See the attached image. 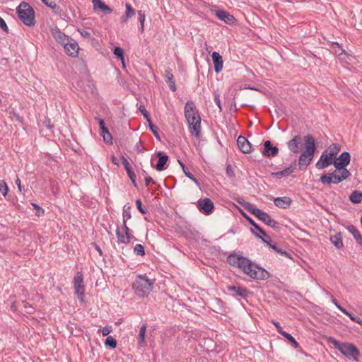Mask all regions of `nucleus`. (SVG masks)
Returning <instances> with one entry per match:
<instances>
[{"label":"nucleus","instance_id":"obj_1","mask_svg":"<svg viewBox=\"0 0 362 362\" xmlns=\"http://www.w3.org/2000/svg\"><path fill=\"white\" fill-rule=\"evenodd\" d=\"M350 158L351 156L349 152H343L339 157L336 158L333 162L336 170L328 175H322L320 181L323 184H338L348 178L351 175V173L346 168V166L349 164Z\"/></svg>","mask_w":362,"mask_h":362},{"label":"nucleus","instance_id":"obj_2","mask_svg":"<svg viewBox=\"0 0 362 362\" xmlns=\"http://www.w3.org/2000/svg\"><path fill=\"white\" fill-rule=\"evenodd\" d=\"M185 116L192 135L198 138L201 133V117L199 111L192 100H188L185 107Z\"/></svg>","mask_w":362,"mask_h":362},{"label":"nucleus","instance_id":"obj_3","mask_svg":"<svg viewBox=\"0 0 362 362\" xmlns=\"http://www.w3.org/2000/svg\"><path fill=\"white\" fill-rule=\"evenodd\" d=\"M305 150L301 153L298 158V165L300 170H305L312 162L316 151V145L314 138L310 135L303 137Z\"/></svg>","mask_w":362,"mask_h":362},{"label":"nucleus","instance_id":"obj_4","mask_svg":"<svg viewBox=\"0 0 362 362\" xmlns=\"http://www.w3.org/2000/svg\"><path fill=\"white\" fill-rule=\"evenodd\" d=\"M238 203L240 204L248 212L255 216L265 224L274 229L279 228V223L267 213L258 209L255 204L246 202H242L240 201H238Z\"/></svg>","mask_w":362,"mask_h":362},{"label":"nucleus","instance_id":"obj_5","mask_svg":"<svg viewBox=\"0 0 362 362\" xmlns=\"http://www.w3.org/2000/svg\"><path fill=\"white\" fill-rule=\"evenodd\" d=\"M328 342L332 344L335 349L339 350L346 358L354 361L358 359L359 351L353 344L340 342L333 337H329Z\"/></svg>","mask_w":362,"mask_h":362},{"label":"nucleus","instance_id":"obj_6","mask_svg":"<svg viewBox=\"0 0 362 362\" xmlns=\"http://www.w3.org/2000/svg\"><path fill=\"white\" fill-rule=\"evenodd\" d=\"M133 289L136 294L140 298L147 296L153 288V281L147 276L139 275L133 284Z\"/></svg>","mask_w":362,"mask_h":362},{"label":"nucleus","instance_id":"obj_7","mask_svg":"<svg viewBox=\"0 0 362 362\" xmlns=\"http://www.w3.org/2000/svg\"><path fill=\"white\" fill-rule=\"evenodd\" d=\"M17 13L19 18L25 25L32 26L35 24V13L28 3H21L17 8Z\"/></svg>","mask_w":362,"mask_h":362},{"label":"nucleus","instance_id":"obj_8","mask_svg":"<svg viewBox=\"0 0 362 362\" xmlns=\"http://www.w3.org/2000/svg\"><path fill=\"white\" fill-rule=\"evenodd\" d=\"M243 272L255 280H266L270 277V274L264 269L251 262Z\"/></svg>","mask_w":362,"mask_h":362},{"label":"nucleus","instance_id":"obj_9","mask_svg":"<svg viewBox=\"0 0 362 362\" xmlns=\"http://www.w3.org/2000/svg\"><path fill=\"white\" fill-rule=\"evenodd\" d=\"M227 262L230 266L237 267L243 272V270H245V267H248L252 261L241 255L233 253L228 256Z\"/></svg>","mask_w":362,"mask_h":362},{"label":"nucleus","instance_id":"obj_10","mask_svg":"<svg viewBox=\"0 0 362 362\" xmlns=\"http://www.w3.org/2000/svg\"><path fill=\"white\" fill-rule=\"evenodd\" d=\"M116 235L118 240V243L122 244L129 243L132 238H134V236L130 234V230L125 223V221H124L122 224V229L119 228H117Z\"/></svg>","mask_w":362,"mask_h":362},{"label":"nucleus","instance_id":"obj_11","mask_svg":"<svg viewBox=\"0 0 362 362\" xmlns=\"http://www.w3.org/2000/svg\"><path fill=\"white\" fill-rule=\"evenodd\" d=\"M74 286L75 289V293L79 298L81 302H83L84 297V285H83V274L81 272H77L74 279Z\"/></svg>","mask_w":362,"mask_h":362},{"label":"nucleus","instance_id":"obj_12","mask_svg":"<svg viewBox=\"0 0 362 362\" xmlns=\"http://www.w3.org/2000/svg\"><path fill=\"white\" fill-rule=\"evenodd\" d=\"M303 142H304L303 137L300 135H296L287 143L288 148L293 153L298 154L300 152Z\"/></svg>","mask_w":362,"mask_h":362},{"label":"nucleus","instance_id":"obj_13","mask_svg":"<svg viewBox=\"0 0 362 362\" xmlns=\"http://www.w3.org/2000/svg\"><path fill=\"white\" fill-rule=\"evenodd\" d=\"M197 208L206 215L211 214L214 209V205L209 198L200 199L197 204Z\"/></svg>","mask_w":362,"mask_h":362},{"label":"nucleus","instance_id":"obj_14","mask_svg":"<svg viewBox=\"0 0 362 362\" xmlns=\"http://www.w3.org/2000/svg\"><path fill=\"white\" fill-rule=\"evenodd\" d=\"M63 47L66 53L69 56L76 57L78 55L79 47L78 43L73 39L70 38Z\"/></svg>","mask_w":362,"mask_h":362},{"label":"nucleus","instance_id":"obj_15","mask_svg":"<svg viewBox=\"0 0 362 362\" xmlns=\"http://www.w3.org/2000/svg\"><path fill=\"white\" fill-rule=\"evenodd\" d=\"M333 158L327 154V151H324L316 163V168L317 169H324L333 164Z\"/></svg>","mask_w":362,"mask_h":362},{"label":"nucleus","instance_id":"obj_16","mask_svg":"<svg viewBox=\"0 0 362 362\" xmlns=\"http://www.w3.org/2000/svg\"><path fill=\"white\" fill-rule=\"evenodd\" d=\"M52 35L55 40L62 45H64L70 39L57 28L52 29Z\"/></svg>","mask_w":362,"mask_h":362},{"label":"nucleus","instance_id":"obj_17","mask_svg":"<svg viewBox=\"0 0 362 362\" xmlns=\"http://www.w3.org/2000/svg\"><path fill=\"white\" fill-rule=\"evenodd\" d=\"M237 144L239 149L244 153H249L251 152L252 146L247 139L243 136H239L237 139Z\"/></svg>","mask_w":362,"mask_h":362},{"label":"nucleus","instance_id":"obj_18","mask_svg":"<svg viewBox=\"0 0 362 362\" xmlns=\"http://www.w3.org/2000/svg\"><path fill=\"white\" fill-rule=\"evenodd\" d=\"M279 148L272 146L270 141H266L264 144L263 155L264 156H275L278 154Z\"/></svg>","mask_w":362,"mask_h":362},{"label":"nucleus","instance_id":"obj_19","mask_svg":"<svg viewBox=\"0 0 362 362\" xmlns=\"http://www.w3.org/2000/svg\"><path fill=\"white\" fill-rule=\"evenodd\" d=\"M214 70L216 73H219L223 69V59L218 52H214L211 54Z\"/></svg>","mask_w":362,"mask_h":362},{"label":"nucleus","instance_id":"obj_20","mask_svg":"<svg viewBox=\"0 0 362 362\" xmlns=\"http://www.w3.org/2000/svg\"><path fill=\"white\" fill-rule=\"evenodd\" d=\"M216 16L224 21L226 23L231 24L235 21V18L230 15L229 13L223 11V10H218L216 12Z\"/></svg>","mask_w":362,"mask_h":362},{"label":"nucleus","instance_id":"obj_21","mask_svg":"<svg viewBox=\"0 0 362 362\" xmlns=\"http://www.w3.org/2000/svg\"><path fill=\"white\" fill-rule=\"evenodd\" d=\"M92 3L95 11L100 10L105 14H109L112 12V10L101 0H93Z\"/></svg>","mask_w":362,"mask_h":362},{"label":"nucleus","instance_id":"obj_22","mask_svg":"<svg viewBox=\"0 0 362 362\" xmlns=\"http://www.w3.org/2000/svg\"><path fill=\"white\" fill-rule=\"evenodd\" d=\"M274 204L279 208L286 209L291 204L292 200L287 197H277L274 200Z\"/></svg>","mask_w":362,"mask_h":362},{"label":"nucleus","instance_id":"obj_23","mask_svg":"<svg viewBox=\"0 0 362 362\" xmlns=\"http://www.w3.org/2000/svg\"><path fill=\"white\" fill-rule=\"evenodd\" d=\"M296 167L295 166H290L288 168H285L283 170L272 173V176L274 177H276L278 179H280L283 177H288L292 173H293Z\"/></svg>","mask_w":362,"mask_h":362},{"label":"nucleus","instance_id":"obj_24","mask_svg":"<svg viewBox=\"0 0 362 362\" xmlns=\"http://www.w3.org/2000/svg\"><path fill=\"white\" fill-rule=\"evenodd\" d=\"M245 217L247 218V220L250 222V223L255 227V228L257 230V231H255L252 230L253 233L261 238L262 240L264 239L262 236H266V233L249 216L245 215Z\"/></svg>","mask_w":362,"mask_h":362},{"label":"nucleus","instance_id":"obj_25","mask_svg":"<svg viewBox=\"0 0 362 362\" xmlns=\"http://www.w3.org/2000/svg\"><path fill=\"white\" fill-rule=\"evenodd\" d=\"M157 156L158 157V160L156 165V169L158 171H162L165 168L164 166L168 160V156H165V155H163L161 152H158L157 153Z\"/></svg>","mask_w":362,"mask_h":362},{"label":"nucleus","instance_id":"obj_26","mask_svg":"<svg viewBox=\"0 0 362 362\" xmlns=\"http://www.w3.org/2000/svg\"><path fill=\"white\" fill-rule=\"evenodd\" d=\"M165 78L166 83L168 84L170 90L173 92L176 90L175 82L173 79V74L169 69L165 71Z\"/></svg>","mask_w":362,"mask_h":362},{"label":"nucleus","instance_id":"obj_27","mask_svg":"<svg viewBox=\"0 0 362 362\" xmlns=\"http://www.w3.org/2000/svg\"><path fill=\"white\" fill-rule=\"evenodd\" d=\"M228 290L233 292L235 295L242 297H246L248 294L247 290L240 286H228Z\"/></svg>","mask_w":362,"mask_h":362},{"label":"nucleus","instance_id":"obj_28","mask_svg":"<svg viewBox=\"0 0 362 362\" xmlns=\"http://www.w3.org/2000/svg\"><path fill=\"white\" fill-rule=\"evenodd\" d=\"M125 7V13L121 17V21L123 23L127 22L130 18H132L135 14L134 9L132 7V6L129 4H126Z\"/></svg>","mask_w":362,"mask_h":362},{"label":"nucleus","instance_id":"obj_29","mask_svg":"<svg viewBox=\"0 0 362 362\" xmlns=\"http://www.w3.org/2000/svg\"><path fill=\"white\" fill-rule=\"evenodd\" d=\"M347 230L353 235L357 243L362 245V237L360 232L356 228V227L350 225L347 227Z\"/></svg>","mask_w":362,"mask_h":362},{"label":"nucleus","instance_id":"obj_30","mask_svg":"<svg viewBox=\"0 0 362 362\" xmlns=\"http://www.w3.org/2000/svg\"><path fill=\"white\" fill-rule=\"evenodd\" d=\"M330 241L337 249H341L344 246L341 233H338L334 236H331Z\"/></svg>","mask_w":362,"mask_h":362},{"label":"nucleus","instance_id":"obj_31","mask_svg":"<svg viewBox=\"0 0 362 362\" xmlns=\"http://www.w3.org/2000/svg\"><path fill=\"white\" fill-rule=\"evenodd\" d=\"M340 148L341 147L339 144H333L328 148V149L325 150V151H327V154L333 158L338 154Z\"/></svg>","mask_w":362,"mask_h":362},{"label":"nucleus","instance_id":"obj_32","mask_svg":"<svg viewBox=\"0 0 362 362\" xmlns=\"http://www.w3.org/2000/svg\"><path fill=\"white\" fill-rule=\"evenodd\" d=\"M263 242L267 243V245L269 246V247H271L272 249H273L275 252L282 255H284L288 258H291L290 254H288L286 250H284L281 248H279L278 246L275 244H272L270 243L269 242H268L267 240L265 239H262Z\"/></svg>","mask_w":362,"mask_h":362},{"label":"nucleus","instance_id":"obj_33","mask_svg":"<svg viewBox=\"0 0 362 362\" xmlns=\"http://www.w3.org/2000/svg\"><path fill=\"white\" fill-rule=\"evenodd\" d=\"M349 199L354 204H359L362 201V192L360 191H354L349 196Z\"/></svg>","mask_w":362,"mask_h":362},{"label":"nucleus","instance_id":"obj_34","mask_svg":"<svg viewBox=\"0 0 362 362\" xmlns=\"http://www.w3.org/2000/svg\"><path fill=\"white\" fill-rule=\"evenodd\" d=\"M178 163L180 165L182 169V171L183 173H185V175L188 177L189 178L190 180H192L194 183H196L197 185H199V182H198V180L194 177V176L188 170V169L186 168V166L185 165V164L181 162L180 160H178Z\"/></svg>","mask_w":362,"mask_h":362},{"label":"nucleus","instance_id":"obj_35","mask_svg":"<svg viewBox=\"0 0 362 362\" xmlns=\"http://www.w3.org/2000/svg\"><path fill=\"white\" fill-rule=\"evenodd\" d=\"M146 332V325H144L141 327L139 334V344L140 346H144L145 344Z\"/></svg>","mask_w":362,"mask_h":362},{"label":"nucleus","instance_id":"obj_36","mask_svg":"<svg viewBox=\"0 0 362 362\" xmlns=\"http://www.w3.org/2000/svg\"><path fill=\"white\" fill-rule=\"evenodd\" d=\"M113 53H114V54L115 56H117L121 60V62H122L123 65L124 66V50H123V49L119 47H116L114 49Z\"/></svg>","mask_w":362,"mask_h":362},{"label":"nucleus","instance_id":"obj_37","mask_svg":"<svg viewBox=\"0 0 362 362\" xmlns=\"http://www.w3.org/2000/svg\"><path fill=\"white\" fill-rule=\"evenodd\" d=\"M139 21L141 24V31L143 32L144 29V22L146 20V16L144 11H138Z\"/></svg>","mask_w":362,"mask_h":362},{"label":"nucleus","instance_id":"obj_38","mask_svg":"<svg viewBox=\"0 0 362 362\" xmlns=\"http://www.w3.org/2000/svg\"><path fill=\"white\" fill-rule=\"evenodd\" d=\"M134 252L140 256H144L145 255L144 247L141 244H136L134 248Z\"/></svg>","mask_w":362,"mask_h":362},{"label":"nucleus","instance_id":"obj_39","mask_svg":"<svg viewBox=\"0 0 362 362\" xmlns=\"http://www.w3.org/2000/svg\"><path fill=\"white\" fill-rule=\"evenodd\" d=\"M106 346H110L111 348H115L117 346V341L112 337H107L105 342Z\"/></svg>","mask_w":362,"mask_h":362},{"label":"nucleus","instance_id":"obj_40","mask_svg":"<svg viewBox=\"0 0 362 362\" xmlns=\"http://www.w3.org/2000/svg\"><path fill=\"white\" fill-rule=\"evenodd\" d=\"M8 187L4 180H0V192L4 197L8 194Z\"/></svg>","mask_w":362,"mask_h":362},{"label":"nucleus","instance_id":"obj_41","mask_svg":"<svg viewBox=\"0 0 362 362\" xmlns=\"http://www.w3.org/2000/svg\"><path fill=\"white\" fill-rule=\"evenodd\" d=\"M283 336L287 339L295 348H298L299 346V344L296 341V340L288 333H283Z\"/></svg>","mask_w":362,"mask_h":362},{"label":"nucleus","instance_id":"obj_42","mask_svg":"<svg viewBox=\"0 0 362 362\" xmlns=\"http://www.w3.org/2000/svg\"><path fill=\"white\" fill-rule=\"evenodd\" d=\"M42 1L48 7L51 8L55 13L57 12L58 6L54 1L42 0Z\"/></svg>","mask_w":362,"mask_h":362},{"label":"nucleus","instance_id":"obj_43","mask_svg":"<svg viewBox=\"0 0 362 362\" xmlns=\"http://www.w3.org/2000/svg\"><path fill=\"white\" fill-rule=\"evenodd\" d=\"M148 123L149 128L151 130V132H153V134H154V136L156 138H159V134L158 132V128L152 123L151 119H148Z\"/></svg>","mask_w":362,"mask_h":362},{"label":"nucleus","instance_id":"obj_44","mask_svg":"<svg viewBox=\"0 0 362 362\" xmlns=\"http://www.w3.org/2000/svg\"><path fill=\"white\" fill-rule=\"evenodd\" d=\"M130 207L129 206L127 209H125V206L124 207L123 210V222L125 221V223L127 224V221L129 218H131V214L129 211Z\"/></svg>","mask_w":362,"mask_h":362},{"label":"nucleus","instance_id":"obj_45","mask_svg":"<svg viewBox=\"0 0 362 362\" xmlns=\"http://www.w3.org/2000/svg\"><path fill=\"white\" fill-rule=\"evenodd\" d=\"M122 162L127 171V173L132 170L129 161L123 156L122 157Z\"/></svg>","mask_w":362,"mask_h":362},{"label":"nucleus","instance_id":"obj_46","mask_svg":"<svg viewBox=\"0 0 362 362\" xmlns=\"http://www.w3.org/2000/svg\"><path fill=\"white\" fill-rule=\"evenodd\" d=\"M345 315H347L348 317H349V318H350L352 321H354V322H356V323H358V324H359V325H362V320H361V318H359V317H356V316L353 315H352L351 313H350L349 311H348V314H345Z\"/></svg>","mask_w":362,"mask_h":362},{"label":"nucleus","instance_id":"obj_47","mask_svg":"<svg viewBox=\"0 0 362 362\" xmlns=\"http://www.w3.org/2000/svg\"><path fill=\"white\" fill-rule=\"evenodd\" d=\"M136 205L138 209V210L143 214H146L147 213V211L142 206V203L140 199H137L136 201Z\"/></svg>","mask_w":362,"mask_h":362},{"label":"nucleus","instance_id":"obj_48","mask_svg":"<svg viewBox=\"0 0 362 362\" xmlns=\"http://www.w3.org/2000/svg\"><path fill=\"white\" fill-rule=\"evenodd\" d=\"M78 33L81 34V35L82 37H83L84 38L89 39V38H90V37H91L90 33L88 30H85V29H78Z\"/></svg>","mask_w":362,"mask_h":362},{"label":"nucleus","instance_id":"obj_49","mask_svg":"<svg viewBox=\"0 0 362 362\" xmlns=\"http://www.w3.org/2000/svg\"><path fill=\"white\" fill-rule=\"evenodd\" d=\"M332 302L336 305V307L344 314H348V311L344 309L341 305L337 302V300L334 298L332 300Z\"/></svg>","mask_w":362,"mask_h":362},{"label":"nucleus","instance_id":"obj_50","mask_svg":"<svg viewBox=\"0 0 362 362\" xmlns=\"http://www.w3.org/2000/svg\"><path fill=\"white\" fill-rule=\"evenodd\" d=\"M139 110L141 112V114L144 115V117L148 122V119H151L149 118V114H148V111L146 110V108L144 107V106H142V105L140 106L139 107Z\"/></svg>","mask_w":362,"mask_h":362},{"label":"nucleus","instance_id":"obj_51","mask_svg":"<svg viewBox=\"0 0 362 362\" xmlns=\"http://www.w3.org/2000/svg\"><path fill=\"white\" fill-rule=\"evenodd\" d=\"M0 28L6 33H8V28L5 22V21L0 17Z\"/></svg>","mask_w":362,"mask_h":362},{"label":"nucleus","instance_id":"obj_52","mask_svg":"<svg viewBox=\"0 0 362 362\" xmlns=\"http://www.w3.org/2000/svg\"><path fill=\"white\" fill-rule=\"evenodd\" d=\"M272 323L274 324V325L276 327L277 329V331L279 334H281L282 336H283V333H286V332H284L280 325L279 322H275V321H272Z\"/></svg>","mask_w":362,"mask_h":362},{"label":"nucleus","instance_id":"obj_53","mask_svg":"<svg viewBox=\"0 0 362 362\" xmlns=\"http://www.w3.org/2000/svg\"><path fill=\"white\" fill-rule=\"evenodd\" d=\"M112 332L111 326H106L102 329V334L103 336H107Z\"/></svg>","mask_w":362,"mask_h":362},{"label":"nucleus","instance_id":"obj_54","mask_svg":"<svg viewBox=\"0 0 362 362\" xmlns=\"http://www.w3.org/2000/svg\"><path fill=\"white\" fill-rule=\"evenodd\" d=\"M32 205L34 207V209H35L37 210L36 215L37 216H40L44 212V210L40 206H39L37 204H32Z\"/></svg>","mask_w":362,"mask_h":362},{"label":"nucleus","instance_id":"obj_55","mask_svg":"<svg viewBox=\"0 0 362 362\" xmlns=\"http://www.w3.org/2000/svg\"><path fill=\"white\" fill-rule=\"evenodd\" d=\"M103 139L106 143L112 142V136L110 132L103 134Z\"/></svg>","mask_w":362,"mask_h":362},{"label":"nucleus","instance_id":"obj_56","mask_svg":"<svg viewBox=\"0 0 362 362\" xmlns=\"http://www.w3.org/2000/svg\"><path fill=\"white\" fill-rule=\"evenodd\" d=\"M215 102H216V105H218L219 110L221 111L222 108H221L220 96H219V94L217 93H216V94H215Z\"/></svg>","mask_w":362,"mask_h":362},{"label":"nucleus","instance_id":"obj_57","mask_svg":"<svg viewBox=\"0 0 362 362\" xmlns=\"http://www.w3.org/2000/svg\"><path fill=\"white\" fill-rule=\"evenodd\" d=\"M226 174H227L229 177H233V169H232L231 165H228L226 167Z\"/></svg>","mask_w":362,"mask_h":362},{"label":"nucleus","instance_id":"obj_58","mask_svg":"<svg viewBox=\"0 0 362 362\" xmlns=\"http://www.w3.org/2000/svg\"><path fill=\"white\" fill-rule=\"evenodd\" d=\"M145 183H146V186H148L150 185L151 183H154V181L153 180L149 177V176H146L145 177Z\"/></svg>","mask_w":362,"mask_h":362},{"label":"nucleus","instance_id":"obj_59","mask_svg":"<svg viewBox=\"0 0 362 362\" xmlns=\"http://www.w3.org/2000/svg\"><path fill=\"white\" fill-rule=\"evenodd\" d=\"M127 175H128V176H129V177L130 178L131 180H134V179H136V175H135V173H134V172L133 170L127 173Z\"/></svg>","mask_w":362,"mask_h":362},{"label":"nucleus","instance_id":"obj_60","mask_svg":"<svg viewBox=\"0 0 362 362\" xmlns=\"http://www.w3.org/2000/svg\"><path fill=\"white\" fill-rule=\"evenodd\" d=\"M98 120L100 129H101L102 128H104L105 126V122H104L103 119H98Z\"/></svg>","mask_w":362,"mask_h":362},{"label":"nucleus","instance_id":"obj_61","mask_svg":"<svg viewBox=\"0 0 362 362\" xmlns=\"http://www.w3.org/2000/svg\"><path fill=\"white\" fill-rule=\"evenodd\" d=\"M16 183V185L18 186V190L20 192H21L22 191V187H21V180H20V179L18 177H17Z\"/></svg>","mask_w":362,"mask_h":362},{"label":"nucleus","instance_id":"obj_62","mask_svg":"<svg viewBox=\"0 0 362 362\" xmlns=\"http://www.w3.org/2000/svg\"><path fill=\"white\" fill-rule=\"evenodd\" d=\"M111 160L115 165H119L118 159L115 156H112Z\"/></svg>","mask_w":362,"mask_h":362},{"label":"nucleus","instance_id":"obj_63","mask_svg":"<svg viewBox=\"0 0 362 362\" xmlns=\"http://www.w3.org/2000/svg\"><path fill=\"white\" fill-rule=\"evenodd\" d=\"M25 308L26 311H27L28 313H31V312H32V310H33V308L30 305L27 306V303L25 305Z\"/></svg>","mask_w":362,"mask_h":362},{"label":"nucleus","instance_id":"obj_64","mask_svg":"<svg viewBox=\"0 0 362 362\" xmlns=\"http://www.w3.org/2000/svg\"><path fill=\"white\" fill-rule=\"evenodd\" d=\"M100 130H101V133H102L103 134H107V133H108V132H109V131H108L107 128V127H105L104 128H102Z\"/></svg>","mask_w":362,"mask_h":362}]
</instances>
